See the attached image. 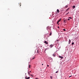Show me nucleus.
Segmentation results:
<instances>
[{
  "label": "nucleus",
  "instance_id": "nucleus-1",
  "mask_svg": "<svg viewBox=\"0 0 79 79\" xmlns=\"http://www.w3.org/2000/svg\"><path fill=\"white\" fill-rule=\"evenodd\" d=\"M44 44H47V45H48V42H47L46 41H44Z\"/></svg>",
  "mask_w": 79,
  "mask_h": 79
},
{
  "label": "nucleus",
  "instance_id": "nucleus-2",
  "mask_svg": "<svg viewBox=\"0 0 79 79\" xmlns=\"http://www.w3.org/2000/svg\"><path fill=\"white\" fill-rule=\"evenodd\" d=\"M59 58H61V59H63V56H59Z\"/></svg>",
  "mask_w": 79,
  "mask_h": 79
},
{
  "label": "nucleus",
  "instance_id": "nucleus-3",
  "mask_svg": "<svg viewBox=\"0 0 79 79\" xmlns=\"http://www.w3.org/2000/svg\"><path fill=\"white\" fill-rule=\"evenodd\" d=\"M71 42V40L69 39V44H70Z\"/></svg>",
  "mask_w": 79,
  "mask_h": 79
},
{
  "label": "nucleus",
  "instance_id": "nucleus-4",
  "mask_svg": "<svg viewBox=\"0 0 79 79\" xmlns=\"http://www.w3.org/2000/svg\"><path fill=\"white\" fill-rule=\"evenodd\" d=\"M69 7L66 10V12H67L68 11H69Z\"/></svg>",
  "mask_w": 79,
  "mask_h": 79
},
{
  "label": "nucleus",
  "instance_id": "nucleus-5",
  "mask_svg": "<svg viewBox=\"0 0 79 79\" xmlns=\"http://www.w3.org/2000/svg\"><path fill=\"white\" fill-rule=\"evenodd\" d=\"M26 79H30V77H25Z\"/></svg>",
  "mask_w": 79,
  "mask_h": 79
},
{
  "label": "nucleus",
  "instance_id": "nucleus-6",
  "mask_svg": "<svg viewBox=\"0 0 79 79\" xmlns=\"http://www.w3.org/2000/svg\"><path fill=\"white\" fill-rule=\"evenodd\" d=\"M50 47H51V48H52V47H53V45H51L50 46Z\"/></svg>",
  "mask_w": 79,
  "mask_h": 79
},
{
  "label": "nucleus",
  "instance_id": "nucleus-7",
  "mask_svg": "<svg viewBox=\"0 0 79 79\" xmlns=\"http://www.w3.org/2000/svg\"><path fill=\"white\" fill-rule=\"evenodd\" d=\"M72 8L73 9H74V8H75V6H73L72 7Z\"/></svg>",
  "mask_w": 79,
  "mask_h": 79
},
{
  "label": "nucleus",
  "instance_id": "nucleus-8",
  "mask_svg": "<svg viewBox=\"0 0 79 79\" xmlns=\"http://www.w3.org/2000/svg\"><path fill=\"white\" fill-rule=\"evenodd\" d=\"M61 19H59V20L58 21V22H60V21H61Z\"/></svg>",
  "mask_w": 79,
  "mask_h": 79
},
{
  "label": "nucleus",
  "instance_id": "nucleus-9",
  "mask_svg": "<svg viewBox=\"0 0 79 79\" xmlns=\"http://www.w3.org/2000/svg\"><path fill=\"white\" fill-rule=\"evenodd\" d=\"M68 7V5H66L65 6V8H67V7Z\"/></svg>",
  "mask_w": 79,
  "mask_h": 79
},
{
  "label": "nucleus",
  "instance_id": "nucleus-10",
  "mask_svg": "<svg viewBox=\"0 0 79 79\" xmlns=\"http://www.w3.org/2000/svg\"><path fill=\"white\" fill-rule=\"evenodd\" d=\"M57 13H59V9L57 10Z\"/></svg>",
  "mask_w": 79,
  "mask_h": 79
},
{
  "label": "nucleus",
  "instance_id": "nucleus-11",
  "mask_svg": "<svg viewBox=\"0 0 79 79\" xmlns=\"http://www.w3.org/2000/svg\"><path fill=\"white\" fill-rule=\"evenodd\" d=\"M52 32H51L50 34H49V35H52Z\"/></svg>",
  "mask_w": 79,
  "mask_h": 79
},
{
  "label": "nucleus",
  "instance_id": "nucleus-12",
  "mask_svg": "<svg viewBox=\"0 0 79 79\" xmlns=\"http://www.w3.org/2000/svg\"><path fill=\"white\" fill-rule=\"evenodd\" d=\"M37 53H39V51L38 50H37Z\"/></svg>",
  "mask_w": 79,
  "mask_h": 79
},
{
  "label": "nucleus",
  "instance_id": "nucleus-13",
  "mask_svg": "<svg viewBox=\"0 0 79 79\" xmlns=\"http://www.w3.org/2000/svg\"><path fill=\"white\" fill-rule=\"evenodd\" d=\"M52 56H54V57L55 56V53H54V54L52 55Z\"/></svg>",
  "mask_w": 79,
  "mask_h": 79
},
{
  "label": "nucleus",
  "instance_id": "nucleus-14",
  "mask_svg": "<svg viewBox=\"0 0 79 79\" xmlns=\"http://www.w3.org/2000/svg\"><path fill=\"white\" fill-rule=\"evenodd\" d=\"M74 43L72 42V45H74Z\"/></svg>",
  "mask_w": 79,
  "mask_h": 79
},
{
  "label": "nucleus",
  "instance_id": "nucleus-15",
  "mask_svg": "<svg viewBox=\"0 0 79 79\" xmlns=\"http://www.w3.org/2000/svg\"><path fill=\"white\" fill-rule=\"evenodd\" d=\"M69 19H72V17H69Z\"/></svg>",
  "mask_w": 79,
  "mask_h": 79
},
{
  "label": "nucleus",
  "instance_id": "nucleus-16",
  "mask_svg": "<svg viewBox=\"0 0 79 79\" xmlns=\"http://www.w3.org/2000/svg\"><path fill=\"white\" fill-rule=\"evenodd\" d=\"M29 68H31V65H29Z\"/></svg>",
  "mask_w": 79,
  "mask_h": 79
},
{
  "label": "nucleus",
  "instance_id": "nucleus-17",
  "mask_svg": "<svg viewBox=\"0 0 79 79\" xmlns=\"http://www.w3.org/2000/svg\"><path fill=\"white\" fill-rule=\"evenodd\" d=\"M63 30L64 31H66V29H63Z\"/></svg>",
  "mask_w": 79,
  "mask_h": 79
},
{
  "label": "nucleus",
  "instance_id": "nucleus-18",
  "mask_svg": "<svg viewBox=\"0 0 79 79\" xmlns=\"http://www.w3.org/2000/svg\"><path fill=\"white\" fill-rule=\"evenodd\" d=\"M58 73V71H57L56 72V73Z\"/></svg>",
  "mask_w": 79,
  "mask_h": 79
},
{
  "label": "nucleus",
  "instance_id": "nucleus-19",
  "mask_svg": "<svg viewBox=\"0 0 79 79\" xmlns=\"http://www.w3.org/2000/svg\"><path fill=\"white\" fill-rule=\"evenodd\" d=\"M50 78H51V79H52V77L51 76L50 77Z\"/></svg>",
  "mask_w": 79,
  "mask_h": 79
},
{
  "label": "nucleus",
  "instance_id": "nucleus-20",
  "mask_svg": "<svg viewBox=\"0 0 79 79\" xmlns=\"http://www.w3.org/2000/svg\"><path fill=\"white\" fill-rule=\"evenodd\" d=\"M28 73L29 74V75H30V73H29V72H28Z\"/></svg>",
  "mask_w": 79,
  "mask_h": 79
},
{
  "label": "nucleus",
  "instance_id": "nucleus-21",
  "mask_svg": "<svg viewBox=\"0 0 79 79\" xmlns=\"http://www.w3.org/2000/svg\"><path fill=\"white\" fill-rule=\"evenodd\" d=\"M58 23H59V22L58 21L57 22V24H58Z\"/></svg>",
  "mask_w": 79,
  "mask_h": 79
},
{
  "label": "nucleus",
  "instance_id": "nucleus-22",
  "mask_svg": "<svg viewBox=\"0 0 79 79\" xmlns=\"http://www.w3.org/2000/svg\"><path fill=\"white\" fill-rule=\"evenodd\" d=\"M56 42H59V40H57Z\"/></svg>",
  "mask_w": 79,
  "mask_h": 79
},
{
  "label": "nucleus",
  "instance_id": "nucleus-23",
  "mask_svg": "<svg viewBox=\"0 0 79 79\" xmlns=\"http://www.w3.org/2000/svg\"><path fill=\"white\" fill-rule=\"evenodd\" d=\"M34 58H35V57H33V58H32V60H34Z\"/></svg>",
  "mask_w": 79,
  "mask_h": 79
},
{
  "label": "nucleus",
  "instance_id": "nucleus-24",
  "mask_svg": "<svg viewBox=\"0 0 79 79\" xmlns=\"http://www.w3.org/2000/svg\"><path fill=\"white\" fill-rule=\"evenodd\" d=\"M68 21H70V19H68Z\"/></svg>",
  "mask_w": 79,
  "mask_h": 79
},
{
  "label": "nucleus",
  "instance_id": "nucleus-25",
  "mask_svg": "<svg viewBox=\"0 0 79 79\" xmlns=\"http://www.w3.org/2000/svg\"><path fill=\"white\" fill-rule=\"evenodd\" d=\"M31 76L32 77H34V76H33V75H31Z\"/></svg>",
  "mask_w": 79,
  "mask_h": 79
},
{
  "label": "nucleus",
  "instance_id": "nucleus-26",
  "mask_svg": "<svg viewBox=\"0 0 79 79\" xmlns=\"http://www.w3.org/2000/svg\"><path fill=\"white\" fill-rule=\"evenodd\" d=\"M69 12L67 13V14H69Z\"/></svg>",
  "mask_w": 79,
  "mask_h": 79
},
{
  "label": "nucleus",
  "instance_id": "nucleus-27",
  "mask_svg": "<svg viewBox=\"0 0 79 79\" xmlns=\"http://www.w3.org/2000/svg\"><path fill=\"white\" fill-rule=\"evenodd\" d=\"M72 76H70L69 77H71Z\"/></svg>",
  "mask_w": 79,
  "mask_h": 79
},
{
  "label": "nucleus",
  "instance_id": "nucleus-28",
  "mask_svg": "<svg viewBox=\"0 0 79 79\" xmlns=\"http://www.w3.org/2000/svg\"><path fill=\"white\" fill-rule=\"evenodd\" d=\"M47 66H48H48H49V65H47Z\"/></svg>",
  "mask_w": 79,
  "mask_h": 79
},
{
  "label": "nucleus",
  "instance_id": "nucleus-29",
  "mask_svg": "<svg viewBox=\"0 0 79 79\" xmlns=\"http://www.w3.org/2000/svg\"><path fill=\"white\" fill-rule=\"evenodd\" d=\"M64 22H65V20H64Z\"/></svg>",
  "mask_w": 79,
  "mask_h": 79
},
{
  "label": "nucleus",
  "instance_id": "nucleus-30",
  "mask_svg": "<svg viewBox=\"0 0 79 79\" xmlns=\"http://www.w3.org/2000/svg\"><path fill=\"white\" fill-rule=\"evenodd\" d=\"M19 5H21V3H19Z\"/></svg>",
  "mask_w": 79,
  "mask_h": 79
},
{
  "label": "nucleus",
  "instance_id": "nucleus-31",
  "mask_svg": "<svg viewBox=\"0 0 79 79\" xmlns=\"http://www.w3.org/2000/svg\"><path fill=\"white\" fill-rule=\"evenodd\" d=\"M30 73H31V71H30Z\"/></svg>",
  "mask_w": 79,
  "mask_h": 79
},
{
  "label": "nucleus",
  "instance_id": "nucleus-32",
  "mask_svg": "<svg viewBox=\"0 0 79 79\" xmlns=\"http://www.w3.org/2000/svg\"><path fill=\"white\" fill-rule=\"evenodd\" d=\"M66 15H68V13L67 14H66Z\"/></svg>",
  "mask_w": 79,
  "mask_h": 79
},
{
  "label": "nucleus",
  "instance_id": "nucleus-33",
  "mask_svg": "<svg viewBox=\"0 0 79 79\" xmlns=\"http://www.w3.org/2000/svg\"><path fill=\"white\" fill-rule=\"evenodd\" d=\"M42 65H44V64H42Z\"/></svg>",
  "mask_w": 79,
  "mask_h": 79
},
{
  "label": "nucleus",
  "instance_id": "nucleus-34",
  "mask_svg": "<svg viewBox=\"0 0 79 79\" xmlns=\"http://www.w3.org/2000/svg\"><path fill=\"white\" fill-rule=\"evenodd\" d=\"M25 75H26V73H25Z\"/></svg>",
  "mask_w": 79,
  "mask_h": 79
},
{
  "label": "nucleus",
  "instance_id": "nucleus-35",
  "mask_svg": "<svg viewBox=\"0 0 79 79\" xmlns=\"http://www.w3.org/2000/svg\"><path fill=\"white\" fill-rule=\"evenodd\" d=\"M58 28H59V27H58Z\"/></svg>",
  "mask_w": 79,
  "mask_h": 79
},
{
  "label": "nucleus",
  "instance_id": "nucleus-36",
  "mask_svg": "<svg viewBox=\"0 0 79 79\" xmlns=\"http://www.w3.org/2000/svg\"><path fill=\"white\" fill-rule=\"evenodd\" d=\"M21 5H20V6H21Z\"/></svg>",
  "mask_w": 79,
  "mask_h": 79
}]
</instances>
